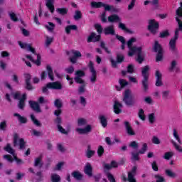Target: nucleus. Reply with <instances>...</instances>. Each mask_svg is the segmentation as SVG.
<instances>
[{
	"label": "nucleus",
	"instance_id": "e433bc0d",
	"mask_svg": "<svg viewBox=\"0 0 182 182\" xmlns=\"http://www.w3.org/2000/svg\"><path fill=\"white\" fill-rule=\"evenodd\" d=\"M149 4L154 5V6H155V9L159 8V0H152L151 1L146 0L144 2V5H149Z\"/></svg>",
	"mask_w": 182,
	"mask_h": 182
},
{
	"label": "nucleus",
	"instance_id": "7ed1b4c3",
	"mask_svg": "<svg viewBox=\"0 0 182 182\" xmlns=\"http://www.w3.org/2000/svg\"><path fill=\"white\" fill-rule=\"evenodd\" d=\"M150 66L149 65H145L144 68L141 69V75L143 80L141 81V85H142V90L144 92H147L149 90V77L150 76Z\"/></svg>",
	"mask_w": 182,
	"mask_h": 182
},
{
	"label": "nucleus",
	"instance_id": "052dcab7",
	"mask_svg": "<svg viewBox=\"0 0 182 182\" xmlns=\"http://www.w3.org/2000/svg\"><path fill=\"white\" fill-rule=\"evenodd\" d=\"M107 177L109 182H116V178L110 172L107 173Z\"/></svg>",
	"mask_w": 182,
	"mask_h": 182
},
{
	"label": "nucleus",
	"instance_id": "0eeeda50",
	"mask_svg": "<svg viewBox=\"0 0 182 182\" xmlns=\"http://www.w3.org/2000/svg\"><path fill=\"white\" fill-rule=\"evenodd\" d=\"M13 144L14 147L19 146V150H25V147H26L25 139L23 138L19 139V134L18 133L14 134Z\"/></svg>",
	"mask_w": 182,
	"mask_h": 182
},
{
	"label": "nucleus",
	"instance_id": "6ab92c4d",
	"mask_svg": "<svg viewBox=\"0 0 182 182\" xmlns=\"http://www.w3.org/2000/svg\"><path fill=\"white\" fill-rule=\"evenodd\" d=\"M119 167V164L116 161H112L111 164H104L103 168L104 170H112V168H117Z\"/></svg>",
	"mask_w": 182,
	"mask_h": 182
},
{
	"label": "nucleus",
	"instance_id": "6e6552de",
	"mask_svg": "<svg viewBox=\"0 0 182 182\" xmlns=\"http://www.w3.org/2000/svg\"><path fill=\"white\" fill-rule=\"evenodd\" d=\"M159 28H160V24L159 22L156 21L154 19L149 20V26H148V31L152 35H156L159 32Z\"/></svg>",
	"mask_w": 182,
	"mask_h": 182
},
{
	"label": "nucleus",
	"instance_id": "5701e85b",
	"mask_svg": "<svg viewBox=\"0 0 182 182\" xmlns=\"http://www.w3.org/2000/svg\"><path fill=\"white\" fill-rule=\"evenodd\" d=\"M71 176L73 178L77 180V181H81V180H83V174H82L79 171H73Z\"/></svg>",
	"mask_w": 182,
	"mask_h": 182
},
{
	"label": "nucleus",
	"instance_id": "6e6d98bb",
	"mask_svg": "<svg viewBox=\"0 0 182 182\" xmlns=\"http://www.w3.org/2000/svg\"><path fill=\"white\" fill-rule=\"evenodd\" d=\"M13 156H14L15 155H13ZM3 158L5 160H7V161H9V163H13L14 160V158H13L12 156H11L9 154L4 155Z\"/></svg>",
	"mask_w": 182,
	"mask_h": 182
},
{
	"label": "nucleus",
	"instance_id": "9b49d317",
	"mask_svg": "<svg viewBox=\"0 0 182 182\" xmlns=\"http://www.w3.org/2000/svg\"><path fill=\"white\" fill-rule=\"evenodd\" d=\"M89 69L90 72L92 73L90 77L91 83H96V80H97V73H96V70L95 69V65L92 61H90L89 63Z\"/></svg>",
	"mask_w": 182,
	"mask_h": 182
},
{
	"label": "nucleus",
	"instance_id": "cd10ccee",
	"mask_svg": "<svg viewBox=\"0 0 182 182\" xmlns=\"http://www.w3.org/2000/svg\"><path fill=\"white\" fill-rule=\"evenodd\" d=\"M119 85L121 87H119L117 85L115 86V87L118 92H120V90H122V89H123V87H126V86H127V85H129V82L124 79H120Z\"/></svg>",
	"mask_w": 182,
	"mask_h": 182
},
{
	"label": "nucleus",
	"instance_id": "473e14b6",
	"mask_svg": "<svg viewBox=\"0 0 182 182\" xmlns=\"http://www.w3.org/2000/svg\"><path fill=\"white\" fill-rule=\"evenodd\" d=\"M71 31H77V26L69 25L65 27V33L67 35H69Z\"/></svg>",
	"mask_w": 182,
	"mask_h": 182
},
{
	"label": "nucleus",
	"instance_id": "ddd939ff",
	"mask_svg": "<svg viewBox=\"0 0 182 182\" xmlns=\"http://www.w3.org/2000/svg\"><path fill=\"white\" fill-rule=\"evenodd\" d=\"M155 77L156 79L155 85L157 87H160L161 86H163V75H161V73H160V70H156Z\"/></svg>",
	"mask_w": 182,
	"mask_h": 182
},
{
	"label": "nucleus",
	"instance_id": "8fccbe9b",
	"mask_svg": "<svg viewBox=\"0 0 182 182\" xmlns=\"http://www.w3.org/2000/svg\"><path fill=\"white\" fill-rule=\"evenodd\" d=\"M55 26H56L55 25V23H52V22H48V26H46V28L50 32H53V29H55Z\"/></svg>",
	"mask_w": 182,
	"mask_h": 182
},
{
	"label": "nucleus",
	"instance_id": "f704fd0d",
	"mask_svg": "<svg viewBox=\"0 0 182 182\" xmlns=\"http://www.w3.org/2000/svg\"><path fill=\"white\" fill-rule=\"evenodd\" d=\"M42 166H43V164L42 163V157L38 156L36 158L34 161V167H39L41 168H42Z\"/></svg>",
	"mask_w": 182,
	"mask_h": 182
},
{
	"label": "nucleus",
	"instance_id": "338daca9",
	"mask_svg": "<svg viewBox=\"0 0 182 182\" xmlns=\"http://www.w3.org/2000/svg\"><path fill=\"white\" fill-rule=\"evenodd\" d=\"M155 178H156V182H165L166 179L164 177L160 176V175H155Z\"/></svg>",
	"mask_w": 182,
	"mask_h": 182
},
{
	"label": "nucleus",
	"instance_id": "7c9ffc66",
	"mask_svg": "<svg viewBox=\"0 0 182 182\" xmlns=\"http://www.w3.org/2000/svg\"><path fill=\"white\" fill-rule=\"evenodd\" d=\"M56 12H58V14H59V15H62V16H65V15H68V12H69V9L58 8V9H56Z\"/></svg>",
	"mask_w": 182,
	"mask_h": 182
},
{
	"label": "nucleus",
	"instance_id": "79ce46f5",
	"mask_svg": "<svg viewBox=\"0 0 182 182\" xmlns=\"http://www.w3.org/2000/svg\"><path fill=\"white\" fill-rule=\"evenodd\" d=\"M165 173L166 176H168V177H171V178H174L177 176V175L174 172L171 171V170L169 169H166L165 171Z\"/></svg>",
	"mask_w": 182,
	"mask_h": 182
},
{
	"label": "nucleus",
	"instance_id": "393cba45",
	"mask_svg": "<svg viewBox=\"0 0 182 182\" xmlns=\"http://www.w3.org/2000/svg\"><path fill=\"white\" fill-rule=\"evenodd\" d=\"M153 50L154 52H155V53H160L163 52V47H161V45L160 43H159V41H156L154 42Z\"/></svg>",
	"mask_w": 182,
	"mask_h": 182
},
{
	"label": "nucleus",
	"instance_id": "0e129e2a",
	"mask_svg": "<svg viewBox=\"0 0 182 182\" xmlns=\"http://www.w3.org/2000/svg\"><path fill=\"white\" fill-rule=\"evenodd\" d=\"M95 36H96L95 33H91V34L88 36L87 42L90 43V42H93L95 41Z\"/></svg>",
	"mask_w": 182,
	"mask_h": 182
},
{
	"label": "nucleus",
	"instance_id": "a878e982",
	"mask_svg": "<svg viewBox=\"0 0 182 182\" xmlns=\"http://www.w3.org/2000/svg\"><path fill=\"white\" fill-rule=\"evenodd\" d=\"M46 70H47V73H48V76L49 79L52 82H53V80H55V77L53 75V69L52 68V67L50 65H47Z\"/></svg>",
	"mask_w": 182,
	"mask_h": 182
},
{
	"label": "nucleus",
	"instance_id": "b1692460",
	"mask_svg": "<svg viewBox=\"0 0 182 182\" xmlns=\"http://www.w3.org/2000/svg\"><path fill=\"white\" fill-rule=\"evenodd\" d=\"M14 117H17L18 121L21 124H26V123H28V118L19 114V113H14Z\"/></svg>",
	"mask_w": 182,
	"mask_h": 182
},
{
	"label": "nucleus",
	"instance_id": "13d9d810",
	"mask_svg": "<svg viewBox=\"0 0 182 182\" xmlns=\"http://www.w3.org/2000/svg\"><path fill=\"white\" fill-rule=\"evenodd\" d=\"M127 73H134V65L133 64H129L127 67Z\"/></svg>",
	"mask_w": 182,
	"mask_h": 182
},
{
	"label": "nucleus",
	"instance_id": "2f4dec72",
	"mask_svg": "<svg viewBox=\"0 0 182 182\" xmlns=\"http://www.w3.org/2000/svg\"><path fill=\"white\" fill-rule=\"evenodd\" d=\"M4 150L9 153V154L15 155V150L11 146V144H7L6 146L4 147Z\"/></svg>",
	"mask_w": 182,
	"mask_h": 182
},
{
	"label": "nucleus",
	"instance_id": "423d86ee",
	"mask_svg": "<svg viewBox=\"0 0 182 182\" xmlns=\"http://www.w3.org/2000/svg\"><path fill=\"white\" fill-rule=\"evenodd\" d=\"M137 174V166H134L132 167L130 171L128 172V177L127 178L125 175H123L122 176V180L124 182L129 181V182H137V180L136 179V176Z\"/></svg>",
	"mask_w": 182,
	"mask_h": 182
},
{
	"label": "nucleus",
	"instance_id": "de8ad7c7",
	"mask_svg": "<svg viewBox=\"0 0 182 182\" xmlns=\"http://www.w3.org/2000/svg\"><path fill=\"white\" fill-rule=\"evenodd\" d=\"M149 122L151 124H153L156 121V117L154 116V113H151L148 115Z\"/></svg>",
	"mask_w": 182,
	"mask_h": 182
},
{
	"label": "nucleus",
	"instance_id": "4d7b16f0",
	"mask_svg": "<svg viewBox=\"0 0 182 182\" xmlns=\"http://www.w3.org/2000/svg\"><path fill=\"white\" fill-rule=\"evenodd\" d=\"M100 48H102V49H104V50H105V52L107 53H108V55H110L111 52L109 50V48H107V47H106V44L105 43V42L101 41V43H100Z\"/></svg>",
	"mask_w": 182,
	"mask_h": 182
},
{
	"label": "nucleus",
	"instance_id": "f257e3e1",
	"mask_svg": "<svg viewBox=\"0 0 182 182\" xmlns=\"http://www.w3.org/2000/svg\"><path fill=\"white\" fill-rule=\"evenodd\" d=\"M134 42H136V38H131L127 43L128 48L129 49L128 56H133L136 54V62L141 65V63L144 62V55L142 51L143 48L141 47L133 46V43H134Z\"/></svg>",
	"mask_w": 182,
	"mask_h": 182
},
{
	"label": "nucleus",
	"instance_id": "49530a36",
	"mask_svg": "<svg viewBox=\"0 0 182 182\" xmlns=\"http://www.w3.org/2000/svg\"><path fill=\"white\" fill-rule=\"evenodd\" d=\"M74 80H75V83H77L78 85H85L86 84V82H85L83 79H82V77H75Z\"/></svg>",
	"mask_w": 182,
	"mask_h": 182
},
{
	"label": "nucleus",
	"instance_id": "72a5a7b5",
	"mask_svg": "<svg viewBox=\"0 0 182 182\" xmlns=\"http://www.w3.org/2000/svg\"><path fill=\"white\" fill-rule=\"evenodd\" d=\"M30 117H31V122H33V124H35V126H37V127H41L42 126V124H41L39 120L36 119V117H35V115L33 114H31L30 115Z\"/></svg>",
	"mask_w": 182,
	"mask_h": 182
},
{
	"label": "nucleus",
	"instance_id": "58836bf2",
	"mask_svg": "<svg viewBox=\"0 0 182 182\" xmlns=\"http://www.w3.org/2000/svg\"><path fill=\"white\" fill-rule=\"evenodd\" d=\"M6 129H8V124H6V121H2L0 122V130L1 132H6Z\"/></svg>",
	"mask_w": 182,
	"mask_h": 182
},
{
	"label": "nucleus",
	"instance_id": "412c9836",
	"mask_svg": "<svg viewBox=\"0 0 182 182\" xmlns=\"http://www.w3.org/2000/svg\"><path fill=\"white\" fill-rule=\"evenodd\" d=\"M50 87L53 90H62L63 86L62 85V83L59 81H55L53 82H50Z\"/></svg>",
	"mask_w": 182,
	"mask_h": 182
},
{
	"label": "nucleus",
	"instance_id": "09e8293b",
	"mask_svg": "<svg viewBox=\"0 0 182 182\" xmlns=\"http://www.w3.org/2000/svg\"><path fill=\"white\" fill-rule=\"evenodd\" d=\"M173 137H175L176 140H177L178 143L179 144H181V139H180V136H178V133L177 132L176 129H173Z\"/></svg>",
	"mask_w": 182,
	"mask_h": 182
},
{
	"label": "nucleus",
	"instance_id": "c85d7f7f",
	"mask_svg": "<svg viewBox=\"0 0 182 182\" xmlns=\"http://www.w3.org/2000/svg\"><path fill=\"white\" fill-rule=\"evenodd\" d=\"M100 123L102 127L106 128L107 127V118L105 115H100L99 116Z\"/></svg>",
	"mask_w": 182,
	"mask_h": 182
},
{
	"label": "nucleus",
	"instance_id": "4c0bfd02",
	"mask_svg": "<svg viewBox=\"0 0 182 182\" xmlns=\"http://www.w3.org/2000/svg\"><path fill=\"white\" fill-rule=\"evenodd\" d=\"M95 153H96V151H95L93 150H90V145H89L88 149L86 151L87 159H92V157H93V156H95Z\"/></svg>",
	"mask_w": 182,
	"mask_h": 182
},
{
	"label": "nucleus",
	"instance_id": "e2e57ef3",
	"mask_svg": "<svg viewBox=\"0 0 182 182\" xmlns=\"http://www.w3.org/2000/svg\"><path fill=\"white\" fill-rule=\"evenodd\" d=\"M92 177L95 181L100 182V179L102 178V173H97L95 175H92Z\"/></svg>",
	"mask_w": 182,
	"mask_h": 182
},
{
	"label": "nucleus",
	"instance_id": "864d4df0",
	"mask_svg": "<svg viewBox=\"0 0 182 182\" xmlns=\"http://www.w3.org/2000/svg\"><path fill=\"white\" fill-rule=\"evenodd\" d=\"M54 105L55 106V107H57V109H61L62 106H63V105L62 104V101L59 99H56L55 100Z\"/></svg>",
	"mask_w": 182,
	"mask_h": 182
},
{
	"label": "nucleus",
	"instance_id": "a18cd8bd",
	"mask_svg": "<svg viewBox=\"0 0 182 182\" xmlns=\"http://www.w3.org/2000/svg\"><path fill=\"white\" fill-rule=\"evenodd\" d=\"M168 36H170V32H168V30H165L159 34V38H167Z\"/></svg>",
	"mask_w": 182,
	"mask_h": 182
},
{
	"label": "nucleus",
	"instance_id": "39448f33",
	"mask_svg": "<svg viewBox=\"0 0 182 182\" xmlns=\"http://www.w3.org/2000/svg\"><path fill=\"white\" fill-rule=\"evenodd\" d=\"M92 8H95L96 9H99V8L103 7L105 9V11L110 12H117V9L114 7V6H110L109 4H104L102 1H92L90 4Z\"/></svg>",
	"mask_w": 182,
	"mask_h": 182
},
{
	"label": "nucleus",
	"instance_id": "4be33fe9",
	"mask_svg": "<svg viewBox=\"0 0 182 182\" xmlns=\"http://www.w3.org/2000/svg\"><path fill=\"white\" fill-rule=\"evenodd\" d=\"M55 0H46V6L48 8V11L51 14H53L55 12Z\"/></svg>",
	"mask_w": 182,
	"mask_h": 182
},
{
	"label": "nucleus",
	"instance_id": "37998d69",
	"mask_svg": "<svg viewBox=\"0 0 182 182\" xmlns=\"http://www.w3.org/2000/svg\"><path fill=\"white\" fill-rule=\"evenodd\" d=\"M52 182H60V176L56 173H54L51 176Z\"/></svg>",
	"mask_w": 182,
	"mask_h": 182
},
{
	"label": "nucleus",
	"instance_id": "ea45409f",
	"mask_svg": "<svg viewBox=\"0 0 182 182\" xmlns=\"http://www.w3.org/2000/svg\"><path fill=\"white\" fill-rule=\"evenodd\" d=\"M73 18L75 21H79L80 19H82V11L76 10L75 15L73 16Z\"/></svg>",
	"mask_w": 182,
	"mask_h": 182
},
{
	"label": "nucleus",
	"instance_id": "774afa93",
	"mask_svg": "<svg viewBox=\"0 0 182 182\" xmlns=\"http://www.w3.org/2000/svg\"><path fill=\"white\" fill-rule=\"evenodd\" d=\"M156 60V62H161V60H163V51L157 53Z\"/></svg>",
	"mask_w": 182,
	"mask_h": 182
},
{
	"label": "nucleus",
	"instance_id": "f8f14e48",
	"mask_svg": "<svg viewBox=\"0 0 182 182\" xmlns=\"http://www.w3.org/2000/svg\"><path fill=\"white\" fill-rule=\"evenodd\" d=\"M28 105H29L31 109H32V110H33V112H36V113L42 112V109H41V105H39V102L33 101V100H30V101H28Z\"/></svg>",
	"mask_w": 182,
	"mask_h": 182
},
{
	"label": "nucleus",
	"instance_id": "1a4fd4ad",
	"mask_svg": "<svg viewBox=\"0 0 182 182\" xmlns=\"http://www.w3.org/2000/svg\"><path fill=\"white\" fill-rule=\"evenodd\" d=\"M146 151H147V144L146 143H144L142 145V148L141 149V150H139V151L134 153V152H132V157H131V160H132V161H140V154H144V153H146Z\"/></svg>",
	"mask_w": 182,
	"mask_h": 182
},
{
	"label": "nucleus",
	"instance_id": "a19ab883",
	"mask_svg": "<svg viewBox=\"0 0 182 182\" xmlns=\"http://www.w3.org/2000/svg\"><path fill=\"white\" fill-rule=\"evenodd\" d=\"M50 85V82H48L46 85V86L43 87L42 92L44 93L45 95H48V93H49L48 92L49 89H51V87Z\"/></svg>",
	"mask_w": 182,
	"mask_h": 182
},
{
	"label": "nucleus",
	"instance_id": "c9c22d12",
	"mask_svg": "<svg viewBox=\"0 0 182 182\" xmlns=\"http://www.w3.org/2000/svg\"><path fill=\"white\" fill-rule=\"evenodd\" d=\"M118 28H119V29H122V31H124L127 33H131V34L133 33V31H131L130 29L127 28L126 27V24L122 23V22H119Z\"/></svg>",
	"mask_w": 182,
	"mask_h": 182
},
{
	"label": "nucleus",
	"instance_id": "69168bd1",
	"mask_svg": "<svg viewBox=\"0 0 182 182\" xmlns=\"http://www.w3.org/2000/svg\"><path fill=\"white\" fill-rule=\"evenodd\" d=\"M9 16L11 21H13L14 22H18V17L16 16V14H15V13H9Z\"/></svg>",
	"mask_w": 182,
	"mask_h": 182
},
{
	"label": "nucleus",
	"instance_id": "20e7f679",
	"mask_svg": "<svg viewBox=\"0 0 182 182\" xmlns=\"http://www.w3.org/2000/svg\"><path fill=\"white\" fill-rule=\"evenodd\" d=\"M122 100L127 107H133V106L136 105V101L134 100V98H133L132 92L129 89L124 92Z\"/></svg>",
	"mask_w": 182,
	"mask_h": 182
},
{
	"label": "nucleus",
	"instance_id": "bf43d9fd",
	"mask_svg": "<svg viewBox=\"0 0 182 182\" xmlns=\"http://www.w3.org/2000/svg\"><path fill=\"white\" fill-rule=\"evenodd\" d=\"M86 92V84L81 85L78 88V93H85Z\"/></svg>",
	"mask_w": 182,
	"mask_h": 182
},
{
	"label": "nucleus",
	"instance_id": "f03ea898",
	"mask_svg": "<svg viewBox=\"0 0 182 182\" xmlns=\"http://www.w3.org/2000/svg\"><path fill=\"white\" fill-rule=\"evenodd\" d=\"M176 21L178 22V28L175 30V34L173 38L169 41V49L175 56H178V50L176 46L177 39H178V32H182V21L178 17H176Z\"/></svg>",
	"mask_w": 182,
	"mask_h": 182
},
{
	"label": "nucleus",
	"instance_id": "a211bd4d",
	"mask_svg": "<svg viewBox=\"0 0 182 182\" xmlns=\"http://www.w3.org/2000/svg\"><path fill=\"white\" fill-rule=\"evenodd\" d=\"M26 59H29L31 60V62H32L33 63H35V65H36L37 66H41L42 62L41 60V54H37V59L36 60H33V58H32L31 55H26Z\"/></svg>",
	"mask_w": 182,
	"mask_h": 182
},
{
	"label": "nucleus",
	"instance_id": "bb28decb",
	"mask_svg": "<svg viewBox=\"0 0 182 182\" xmlns=\"http://www.w3.org/2000/svg\"><path fill=\"white\" fill-rule=\"evenodd\" d=\"M105 35H114L115 31L114 27L113 26H109L104 28Z\"/></svg>",
	"mask_w": 182,
	"mask_h": 182
},
{
	"label": "nucleus",
	"instance_id": "c03bdc74",
	"mask_svg": "<svg viewBox=\"0 0 182 182\" xmlns=\"http://www.w3.org/2000/svg\"><path fill=\"white\" fill-rule=\"evenodd\" d=\"M87 121L85 118H80L77 119V126H86Z\"/></svg>",
	"mask_w": 182,
	"mask_h": 182
},
{
	"label": "nucleus",
	"instance_id": "4468645a",
	"mask_svg": "<svg viewBox=\"0 0 182 182\" xmlns=\"http://www.w3.org/2000/svg\"><path fill=\"white\" fill-rule=\"evenodd\" d=\"M27 97H28L26 95V93H23L21 99L18 100V103L17 106L20 110H25V106H26L25 102L26 101Z\"/></svg>",
	"mask_w": 182,
	"mask_h": 182
},
{
	"label": "nucleus",
	"instance_id": "680f3d73",
	"mask_svg": "<svg viewBox=\"0 0 182 182\" xmlns=\"http://www.w3.org/2000/svg\"><path fill=\"white\" fill-rule=\"evenodd\" d=\"M137 0H131L129 4L128 5V11H132V9H133V8H134V6H136V1Z\"/></svg>",
	"mask_w": 182,
	"mask_h": 182
},
{
	"label": "nucleus",
	"instance_id": "3c124183",
	"mask_svg": "<svg viewBox=\"0 0 182 182\" xmlns=\"http://www.w3.org/2000/svg\"><path fill=\"white\" fill-rule=\"evenodd\" d=\"M85 75V71L82 70H78L75 72V77H83Z\"/></svg>",
	"mask_w": 182,
	"mask_h": 182
},
{
	"label": "nucleus",
	"instance_id": "aec40b11",
	"mask_svg": "<svg viewBox=\"0 0 182 182\" xmlns=\"http://www.w3.org/2000/svg\"><path fill=\"white\" fill-rule=\"evenodd\" d=\"M122 107H123V105L118 101H115L113 107L114 113H115V114H120V113H122Z\"/></svg>",
	"mask_w": 182,
	"mask_h": 182
},
{
	"label": "nucleus",
	"instance_id": "603ef678",
	"mask_svg": "<svg viewBox=\"0 0 182 182\" xmlns=\"http://www.w3.org/2000/svg\"><path fill=\"white\" fill-rule=\"evenodd\" d=\"M138 116L141 120H146V115H144V110H143V109H139Z\"/></svg>",
	"mask_w": 182,
	"mask_h": 182
},
{
	"label": "nucleus",
	"instance_id": "5fc2aeb1",
	"mask_svg": "<svg viewBox=\"0 0 182 182\" xmlns=\"http://www.w3.org/2000/svg\"><path fill=\"white\" fill-rule=\"evenodd\" d=\"M105 153V148H103V146L100 145L97 149V154L99 157H102Z\"/></svg>",
	"mask_w": 182,
	"mask_h": 182
},
{
	"label": "nucleus",
	"instance_id": "dca6fc26",
	"mask_svg": "<svg viewBox=\"0 0 182 182\" xmlns=\"http://www.w3.org/2000/svg\"><path fill=\"white\" fill-rule=\"evenodd\" d=\"M75 130L79 134H87L92 132V125L88 124L85 128H77Z\"/></svg>",
	"mask_w": 182,
	"mask_h": 182
},
{
	"label": "nucleus",
	"instance_id": "c756f323",
	"mask_svg": "<svg viewBox=\"0 0 182 182\" xmlns=\"http://www.w3.org/2000/svg\"><path fill=\"white\" fill-rule=\"evenodd\" d=\"M122 21L120 17L117 14H112L108 16V21L113 23V22H120Z\"/></svg>",
	"mask_w": 182,
	"mask_h": 182
},
{
	"label": "nucleus",
	"instance_id": "f3484780",
	"mask_svg": "<svg viewBox=\"0 0 182 182\" xmlns=\"http://www.w3.org/2000/svg\"><path fill=\"white\" fill-rule=\"evenodd\" d=\"M84 173L89 177H92L93 176V167H92V165L89 162L87 163L84 167Z\"/></svg>",
	"mask_w": 182,
	"mask_h": 182
},
{
	"label": "nucleus",
	"instance_id": "9d476101",
	"mask_svg": "<svg viewBox=\"0 0 182 182\" xmlns=\"http://www.w3.org/2000/svg\"><path fill=\"white\" fill-rule=\"evenodd\" d=\"M117 60H114L113 58H110V63L112 68L116 69L117 68V64L123 63L124 62V55L123 54H117L116 57Z\"/></svg>",
	"mask_w": 182,
	"mask_h": 182
},
{
	"label": "nucleus",
	"instance_id": "2eb2a0df",
	"mask_svg": "<svg viewBox=\"0 0 182 182\" xmlns=\"http://www.w3.org/2000/svg\"><path fill=\"white\" fill-rule=\"evenodd\" d=\"M124 126L126 129V132L128 136H136V132L133 130L132 125H130V122L128 121L124 122Z\"/></svg>",
	"mask_w": 182,
	"mask_h": 182
}]
</instances>
